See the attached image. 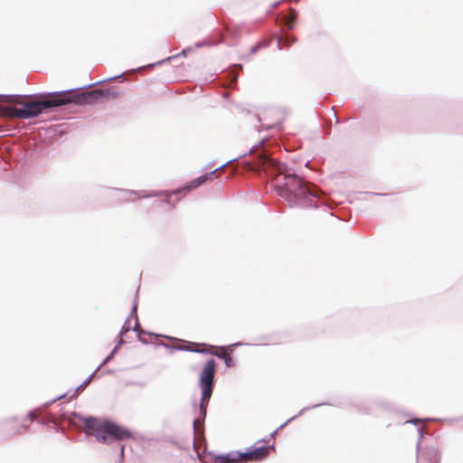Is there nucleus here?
Instances as JSON below:
<instances>
[{"instance_id":"obj_28","label":"nucleus","mask_w":463,"mask_h":463,"mask_svg":"<svg viewBox=\"0 0 463 463\" xmlns=\"http://www.w3.org/2000/svg\"><path fill=\"white\" fill-rule=\"evenodd\" d=\"M271 128H278V129L281 130L282 129V121L281 120L277 121L276 123L267 127V129H271Z\"/></svg>"},{"instance_id":"obj_37","label":"nucleus","mask_w":463,"mask_h":463,"mask_svg":"<svg viewBox=\"0 0 463 463\" xmlns=\"http://www.w3.org/2000/svg\"><path fill=\"white\" fill-rule=\"evenodd\" d=\"M186 345H183L184 348H193V346L198 345V344L193 342H186Z\"/></svg>"},{"instance_id":"obj_18","label":"nucleus","mask_w":463,"mask_h":463,"mask_svg":"<svg viewBox=\"0 0 463 463\" xmlns=\"http://www.w3.org/2000/svg\"><path fill=\"white\" fill-rule=\"evenodd\" d=\"M98 91V100L116 99L120 93L111 88L109 89H96Z\"/></svg>"},{"instance_id":"obj_51","label":"nucleus","mask_w":463,"mask_h":463,"mask_svg":"<svg viewBox=\"0 0 463 463\" xmlns=\"http://www.w3.org/2000/svg\"><path fill=\"white\" fill-rule=\"evenodd\" d=\"M299 0H295V2H298Z\"/></svg>"},{"instance_id":"obj_50","label":"nucleus","mask_w":463,"mask_h":463,"mask_svg":"<svg viewBox=\"0 0 463 463\" xmlns=\"http://www.w3.org/2000/svg\"><path fill=\"white\" fill-rule=\"evenodd\" d=\"M299 0H295V2H298Z\"/></svg>"},{"instance_id":"obj_26","label":"nucleus","mask_w":463,"mask_h":463,"mask_svg":"<svg viewBox=\"0 0 463 463\" xmlns=\"http://www.w3.org/2000/svg\"><path fill=\"white\" fill-rule=\"evenodd\" d=\"M417 431H418V436H419L418 442H417V451H419V449H420L421 439H423V429H422V427H418Z\"/></svg>"},{"instance_id":"obj_2","label":"nucleus","mask_w":463,"mask_h":463,"mask_svg":"<svg viewBox=\"0 0 463 463\" xmlns=\"http://www.w3.org/2000/svg\"><path fill=\"white\" fill-rule=\"evenodd\" d=\"M62 91L40 92L33 95L0 94V99L5 103H16L21 107L13 110L16 118L32 119L43 112L62 107L64 99H58L57 94Z\"/></svg>"},{"instance_id":"obj_8","label":"nucleus","mask_w":463,"mask_h":463,"mask_svg":"<svg viewBox=\"0 0 463 463\" xmlns=\"http://www.w3.org/2000/svg\"><path fill=\"white\" fill-rule=\"evenodd\" d=\"M417 452V459L419 460H424L429 463H439V449L436 444L420 449Z\"/></svg>"},{"instance_id":"obj_25","label":"nucleus","mask_w":463,"mask_h":463,"mask_svg":"<svg viewBox=\"0 0 463 463\" xmlns=\"http://www.w3.org/2000/svg\"><path fill=\"white\" fill-rule=\"evenodd\" d=\"M423 420L421 418L418 417H410L408 420H405L404 424H413L415 426L420 425Z\"/></svg>"},{"instance_id":"obj_6","label":"nucleus","mask_w":463,"mask_h":463,"mask_svg":"<svg viewBox=\"0 0 463 463\" xmlns=\"http://www.w3.org/2000/svg\"><path fill=\"white\" fill-rule=\"evenodd\" d=\"M270 450H275V445H261L257 447L256 445L250 446L246 449L245 451H241L242 458L249 457L252 460L259 461L267 458Z\"/></svg>"},{"instance_id":"obj_36","label":"nucleus","mask_w":463,"mask_h":463,"mask_svg":"<svg viewBox=\"0 0 463 463\" xmlns=\"http://www.w3.org/2000/svg\"><path fill=\"white\" fill-rule=\"evenodd\" d=\"M124 450H125V445H120V453H119L120 460H123V458H124Z\"/></svg>"},{"instance_id":"obj_47","label":"nucleus","mask_w":463,"mask_h":463,"mask_svg":"<svg viewBox=\"0 0 463 463\" xmlns=\"http://www.w3.org/2000/svg\"><path fill=\"white\" fill-rule=\"evenodd\" d=\"M149 335H153V336H157V335L156 334H150V333H147Z\"/></svg>"},{"instance_id":"obj_45","label":"nucleus","mask_w":463,"mask_h":463,"mask_svg":"<svg viewBox=\"0 0 463 463\" xmlns=\"http://www.w3.org/2000/svg\"><path fill=\"white\" fill-rule=\"evenodd\" d=\"M238 80V73L236 75L233 76V80Z\"/></svg>"},{"instance_id":"obj_17","label":"nucleus","mask_w":463,"mask_h":463,"mask_svg":"<svg viewBox=\"0 0 463 463\" xmlns=\"http://www.w3.org/2000/svg\"><path fill=\"white\" fill-rule=\"evenodd\" d=\"M205 182L203 180V175H200V176L193 179L192 181L188 182L187 184H185L183 187L176 189L175 194H182V193L184 194L186 192L193 191L194 189L203 184Z\"/></svg>"},{"instance_id":"obj_13","label":"nucleus","mask_w":463,"mask_h":463,"mask_svg":"<svg viewBox=\"0 0 463 463\" xmlns=\"http://www.w3.org/2000/svg\"><path fill=\"white\" fill-rule=\"evenodd\" d=\"M298 13L294 9H290L288 13L280 14V23L288 31L293 30L297 22Z\"/></svg>"},{"instance_id":"obj_48","label":"nucleus","mask_w":463,"mask_h":463,"mask_svg":"<svg viewBox=\"0 0 463 463\" xmlns=\"http://www.w3.org/2000/svg\"><path fill=\"white\" fill-rule=\"evenodd\" d=\"M218 348L222 351L224 347L223 346H218Z\"/></svg>"},{"instance_id":"obj_43","label":"nucleus","mask_w":463,"mask_h":463,"mask_svg":"<svg viewBox=\"0 0 463 463\" xmlns=\"http://www.w3.org/2000/svg\"><path fill=\"white\" fill-rule=\"evenodd\" d=\"M39 422H40L41 424H43V425L47 424V422H46L45 420H39Z\"/></svg>"},{"instance_id":"obj_4","label":"nucleus","mask_w":463,"mask_h":463,"mask_svg":"<svg viewBox=\"0 0 463 463\" xmlns=\"http://www.w3.org/2000/svg\"><path fill=\"white\" fill-rule=\"evenodd\" d=\"M216 372V362L213 358L208 359L203 366V369L199 374V387L201 390V399L196 408L194 403V411L197 414L193 420L194 433H199L201 429H204V420L207 415V408L210 399L213 395L214 388V376Z\"/></svg>"},{"instance_id":"obj_23","label":"nucleus","mask_w":463,"mask_h":463,"mask_svg":"<svg viewBox=\"0 0 463 463\" xmlns=\"http://www.w3.org/2000/svg\"><path fill=\"white\" fill-rule=\"evenodd\" d=\"M200 345H203V346L207 347V349L191 348V350H189L188 352L198 353V354H212V355H213V354H216L215 352H213L210 349V348H214L215 346L208 345V344H204V343L200 344Z\"/></svg>"},{"instance_id":"obj_1","label":"nucleus","mask_w":463,"mask_h":463,"mask_svg":"<svg viewBox=\"0 0 463 463\" xmlns=\"http://www.w3.org/2000/svg\"><path fill=\"white\" fill-rule=\"evenodd\" d=\"M262 166L272 180L278 195L290 208H318L324 203V194L287 164L268 158Z\"/></svg>"},{"instance_id":"obj_24","label":"nucleus","mask_w":463,"mask_h":463,"mask_svg":"<svg viewBox=\"0 0 463 463\" xmlns=\"http://www.w3.org/2000/svg\"><path fill=\"white\" fill-rule=\"evenodd\" d=\"M159 345L164 346L166 349L175 350V351L188 352L189 350H191V348H184L183 345H172L165 344V343H160Z\"/></svg>"},{"instance_id":"obj_10","label":"nucleus","mask_w":463,"mask_h":463,"mask_svg":"<svg viewBox=\"0 0 463 463\" xmlns=\"http://www.w3.org/2000/svg\"><path fill=\"white\" fill-rule=\"evenodd\" d=\"M264 142V139H261L259 143L253 145L250 149L236 157H233L232 159H229L228 161H226L224 164H222V165L218 166L217 168H215L214 170L209 172V173H206L204 175H202L203 177V180L204 182L208 181V180H212L213 176L221 169H223L224 167H226L227 165H229L230 164L233 163V162H237L239 161L240 159L249 156L251 154L252 150L256 147V146H259L260 145H262V143Z\"/></svg>"},{"instance_id":"obj_7","label":"nucleus","mask_w":463,"mask_h":463,"mask_svg":"<svg viewBox=\"0 0 463 463\" xmlns=\"http://www.w3.org/2000/svg\"><path fill=\"white\" fill-rule=\"evenodd\" d=\"M137 297L133 300L132 308L128 317L126 319L123 324L118 335L124 336V335L132 330L139 335V330L137 329L138 318L137 317Z\"/></svg>"},{"instance_id":"obj_3","label":"nucleus","mask_w":463,"mask_h":463,"mask_svg":"<svg viewBox=\"0 0 463 463\" xmlns=\"http://www.w3.org/2000/svg\"><path fill=\"white\" fill-rule=\"evenodd\" d=\"M71 417L80 420L86 434L93 436L97 441L110 444L113 441H123L133 438L131 430L117 422L104 419L102 421L95 416H83L77 411L71 412Z\"/></svg>"},{"instance_id":"obj_40","label":"nucleus","mask_w":463,"mask_h":463,"mask_svg":"<svg viewBox=\"0 0 463 463\" xmlns=\"http://www.w3.org/2000/svg\"><path fill=\"white\" fill-rule=\"evenodd\" d=\"M268 441H269V439H267V438H263V439H259V440L256 442V444H258V443H260V442H268Z\"/></svg>"},{"instance_id":"obj_16","label":"nucleus","mask_w":463,"mask_h":463,"mask_svg":"<svg viewBox=\"0 0 463 463\" xmlns=\"http://www.w3.org/2000/svg\"><path fill=\"white\" fill-rule=\"evenodd\" d=\"M272 40L275 39L278 43V49L282 50L283 46H290L292 45L296 41V37L289 33L288 32H286L281 36H279L277 34H274L271 38Z\"/></svg>"},{"instance_id":"obj_42","label":"nucleus","mask_w":463,"mask_h":463,"mask_svg":"<svg viewBox=\"0 0 463 463\" xmlns=\"http://www.w3.org/2000/svg\"><path fill=\"white\" fill-rule=\"evenodd\" d=\"M213 164H214V162H213H213H211V163H209V164L205 166V168H209L210 166L213 165Z\"/></svg>"},{"instance_id":"obj_34","label":"nucleus","mask_w":463,"mask_h":463,"mask_svg":"<svg viewBox=\"0 0 463 463\" xmlns=\"http://www.w3.org/2000/svg\"><path fill=\"white\" fill-rule=\"evenodd\" d=\"M242 345H250V344L243 343V342H237V343L230 345L228 347L230 348L232 346H242Z\"/></svg>"},{"instance_id":"obj_14","label":"nucleus","mask_w":463,"mask_h":463,"mask_svg":"<svg viewBox=\"0 0 463 463\" xmlns=\"http://www.w3.org/2000/svg\"><path fill=\"white\" fill-rule=\"evenodd\" d=\"M175 190L173 192L168 191H150L148 193L144 194L141 195V198H150V197H159V196H165V199L163 200L164 203L171 205L172 207H175V203L172 202L173 195H177L178 194H175Z\"/></svg>"},{"instance_id":"obj_9","label":"nucleus","mask_w":463,"mask_h":463,"mask_svg":"<svg viewBox=\"0 0 463 463\" xmlns=\"http://www.w3.org/2000/svg\"><path fill=\"white\" fill-rule=\"evenodd\" d=\"M264 142V139H261L259 143L253 145L250 149L236 157H233L232 159H229L228 161H226L224 164H222V165L218 166L217 168H215L214 170L209 172V173H206L204 175H202L203 177V180L204 182L208 181V180H212L213 176L221 169H223L224 167H226L227 165H229L230 164L233 163V162H237L239 161L240 159L249 156L251 154L252 150L256 147V146H259L260 145H262V143Z\"/></svg>"},{"instance_id":"obj_39","label":"nucleus","mask_w":463,"mask_h":463,"mask_svg":"<svg viewBox=\"0 0 463 463\" xmlns=\"http://www.w3.org/2000/svg\"><path fill=\"white\" fill-rule=\"evenodd\" d=\"M114 372H115L114 370L108 369V370H106V371L104 372V373H106V374H113V373H114Z\"/></svg>"},{"instance_id":"obj_5","label":"nucleus","mask_w":463,"mask_h":463,"mask_svg":"<svg viewBox=\"0 0 463 463\" xmlns=\"http://www.w3.org/2000/svg\"><path fill=\"white\" fill-rule=\"evenodd\" d=\"M123 76V73L103 80V81H110L118 78H121ZM100 81L93 83V85H96L99 83ZM92 86V84H87L79 88L71 89V90H61L63 93H58L57 98L58 99H64V102L62 103V106L69 105V104H74L77 106H84V105H90L96 103L98 100V91L97 90H85L81 92H74L76 90H82L87 87Z\"/></svg>"},{"instance_id":"obj_19","label":"nucleus","mask_w":463,"mask_h":463,"mask_svg":"<svg viewBox=\"0 0 463 463\" xmlns=\"http://www.w3.org/2000/svg\"><path fill=\"white\" fill-rule=\"evenodd\" d=\"M99 370L97 368L78 386L75 388L73 393L70 396V399L76 397L81 391H83L96 376Z\"/></svg>"},{"instance_id":"obj_31","label":"nucleus","mask_w":463,"mask_h":463,"mask_svg":"<svg viewBox=\"0 0 463 463\" xmlns=\"http://www.w3.org/2000/svg\"><path fill=\"white\" fill-rule=\"evenodd\" d=\"M124 344H125V340L123 339V336L118 335V340L113 348H118V351L119 348L121 347V345H123Z\"/></svg>"},{"instance_id":"obj_49","label":"nucleus","mask_w":463,"mask_h":463,"mask_svg":"<svg viewBox=\"0 0 463 463\" xmlns=\"http://www.w3.org/2000/svg\"><path fill=\"white\" fill-rule=\"evenodd\" d=\"M21 428H23V429H27V427H26V426H24V425H21Z\"/></svg>"},{"instance_id":"obj_30","label":"nucleus","mask_w":463,"mask_h":463,"mask_svg":"<svg viewBox=\"0 0 463 463\" xmlns=\"http://www.w3.org/2000/svg\"><path fill=\"white\" fill-rule=\"evenodd\" d=\"M209 45H211V43L208 41H199V42L195 43L194 47L201 48L203 46H209Z\"/></svg>"},{"instance_id":"obj_20","label":"nucleus","mask_w":463,"mask_h":463,"mask_svg":"<svg viewBox=\"0 0 463 463\" xmlns=\"http://www.w3.org/2000/svg\"><path fill=\"white\" fill-rule=\"evenodd\" d=\"M232 350H228V354H223L222 352L213 354L214 356L222 360L226 365V367L231 368L234 366V362L232 357Z\"/></svg>"},{"instance_id":"obj_11","label":"nucleus","mask_w":463,"mask_h":463,"mask_svg":"<svg viewBox=\"0 0 463 463\" xmlns=\"http://www.w3.org/2000/svg\"><path fill=\"white\" fill-rule=\"evenodd\" d=\"M213 463H244L241 450H232L227 453L216 455Z\"/></svg>"},{"instance_id":"obj_41","label":"nucleus","mask_w":463,"mask_h":463,"mask_svg":"<svg viewBox=\"0 0 463 463\" xmlns=\"http://www.w3.org/2000/svg\"><path fill=\"white\" fill-rule=\"evenodd\" d=\"M235 69H236L237 71L242 70V65H241V64H236V65H235Z\"/></svg>"},{"instance_id":"obj_29","label":"nucleus","mask_w":463,"mask_h":463,"mask_svg":"<svg viewBox=\"0 0 463 463\" xmlns=\"http://www.w3.org/2000/svg\"><path fill=\"white\" fill-rule=\"evenodd\" d=\"M68 393H69V392H65V393H62V394H61V395H59V396H57V397H55V398L52 399L51 401L47 402L45 403V405H46V406L51 405L52 403L55 402L56 401L60 400V399H61V398H63V397H65Z\"/></svg>"},{"instance_id":"obj_27","label":"nucleus","mask_w":463,"mask_h":463,"mask_svg":"<svg viewBox=\"0 0 463 463\" xmlns=\"http://www.w3.org/2000/svg\"><path fill=\"white\" fill-rule=\"evenodd\" d=\"M114 190H117L118 192H121L126 194H137L138 192L136 190H128V189H122V188H113Z\"/></svg>"},{"instance_id":"obj_35","label":"nucleus","mask_w":463,"mask_h":463,"mask_svg":"<svg viewBox=\"0 0 463 463\" xmlns=\"http://www.w3.org/2000/svg\"><path fill=\"white\" fill-rule=\"evenodd\" d=\"M27 419L32 420V421L36 420L33 411H28Z\"/></svg>"},{"instance_id":"obj_33","label":"nucleus","mask_w":463,"mask_h":463,"mask_svg":"<svg viewBox=\"0 0 463 463\" xmlns=\"http://www.w3.org/2000/svg\"><path fill=\"white\" fill-rule=\"evenodd\" d=\"M137 339H138L142 344H144V345H148V344H150V341H149L148 339H146V338H143V337H141V336H140V334H139V335H138V334H137Z\"/></svg>"},{"instance_id":"obj_32","label":"nucleus","mask_w":463,"mask_h":463,"mask_svg":"<svg viewBox=\"0 0 463 463\" xmlns=\"http://www.w3.org/2000/svg\"><path fill=\"white\" fill-rule=\"evenodd\" d=\"M364 194L372 195V196H386L389 195V194L385 193H374V192H364Z\"/></svg>"},{"instance_id":"obj_12","label":"nucleus","mask_w":463,"mask_h":463,"mask_svg":"<svg viewBox=\"0 0 463 463\" xmlns=\"http://www.w3.org/2000/svg\"><path fill=\"white\" fill-rule=\"evenodd\" d=\"M323 405H329V403L327 402H319V403H317V404H313L311 406H307V407H305L303 409H301L298 414L290 417L288 420H287L283 424H281L278 429H276L273 432H271L269 434V438H275L276 435H278L279 431L281 430L284 427H286L290 421L296 420L297 418H298L299 416H301L302 414H304L305 412L310 411V410H313V409H316V408H318V407H321Z\"/></svg>"},{"instance_id":"obj_44","label":"nucleus","mask_w":463,"mask_h":463,"mask_svg":"<svg viewBox=\"0 0 463 463\" xmlns=\"http://www.w3.org/2000/svg\"><path fill=\"white\" fill-rule=\"evenodd\" d=\"M164 337L167 338L168 340H174V337L164 335Z\"/></svg>"},{"instance_id":"obj_38","label":"nucleus","mask_w":463,"mask_h":463,"mask_svg":"<svg viewBox=\"0 0 463 463\" xmlns=\"http://www.w3.org/2000/svg\"><path fill=\"white\" fill-rule=\"evenodd\" d=\"M280 2L278 1V2H274L272 5H271V8L272 9H275L277 8L279 5Z\"/></svg>"},{"instance_id":"obj_46","label":"nucleus","mask_w":463,"mask_h":463,"mask_svg":"<svg viewBox=\"0 0 463 463\" xmlns=\"http://www.w3.org/2000/svg\"><path fill=\"white\" fill-rule=\"evenodd\" d=\"M359 410L362 411L364 413H367L368 412L367 410H365V409H359Z\"/></svg>"},{"instance_id":"obj_21","label":"nucleus","mask_w":463,"mask_h":463,"mask_svg":"<svg viewBox=\"0 0 463 463\" xmlns=\"http://www.w3.org/2000/svg\"><path fill=\"white\" fill-rule=\"evenodd\" d=\"M272 39H263L259 41L257 43H255L253 46L250 49V54H255L258 52L260 49L269 47L271 43Z\"/></svg>"},{"instance_id":"obj_22","label":"nucleus","mask_w":463,"mask_h":463,"mask_svg":"<svg viewBox=\"0 0 463 463\" xmlns=\"http://www.w3.org/2000/svg\"><path fill=\"white\" fill-rule=\"evenodd\" d=\"M118 354V348H113L110 353L102 360V362L97 366V370H99L103 366L107 365L111 362L115 355Z\"/></svg>"},{"instance_id":"obj_15","label":"nucleus","mask_w":463,"mask_h":463,"mask_svg":"<svg viewBox=\"0 0 463 463\" xmlns=\"http://www.w3.org/2000/svg\"><path fill=\"white\" fill-rule=\"evenodd\" d=\"M192 51H193V48H192V47L184 48V49H183V50L181 51V52H179V53H177V54H175V55L169 56V57L165 58V59H163V60H160V61H156V62L149 63V64H147V65H146V66H141V67L137 68V71H140V70H143V69H145V68L152 69V68H155L156 66L162 65V64H164L165 62H166V61H170L175 60V59H176V58H178V57H181V56L186 57L187 53H188V52H192Z\"/></svg>"}]
</instances>
